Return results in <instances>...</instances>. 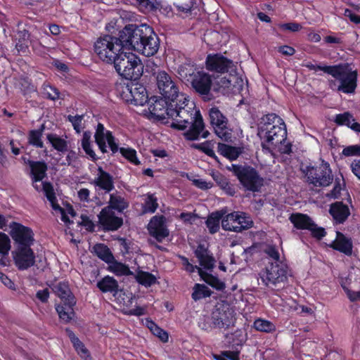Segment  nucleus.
I'll list each match as a JSON object with an SVG mask.
<instances>
[{
  "mask_svg": "<svg viewBox=\"0 0 360 360\" xmlns=\"http://www.w3.org/2000/svg\"><path fill=\"white\" fill-rule=\"evenodd\" d=\"M218 153L230 160H236L241 153L239 148L232 146L223 143H219L217 146Z\"/></svg>",
  "mask_w": 360,
  "mask_h": 360,
  "instance_id": "35",
  "label": "nucleus"
},
{
  "mask_svg": "<svg viewBox=\"0 0 360 360\" xmlns=\"http://www.w3.org/2000/svg\"><path fill=\"white\" fill-rule=\"evenodd\" d=\"M331 70L329 75L339 82L337 91L346 94H354L357 87V70H348L342 64L332 65Z\"/></svg>",
  "mask_w": 360,
  "mask_h": 360,
  "instance_id": "8",
  "label": "nucleus"
},
{
  "mask_svg": "<svg viewBox=\"0 0 360 360\" xmlns=\"http://www.w3.org/2000/svg\"><path fill=\"white\" fill-rule=\"evenodd\" d=\"M307 182L316 187H326L332 184L333 175L328 162L322 161L319 165H309L302 170Z\"/></svg>",
  "mask_w": 360,
  "mask_h": 360,
  "instance_id": "9",
  "label": "nucleus"
},
{
  "mask_svg": "<svg viewBox=\"0 0 360 360\" xmlns=\"http://www.w3.org/2000/svg\"><path fill=\"white\" fill-rule=\"evenodd\" d=\"M116 89L121 98L129 104L142 106L150 100L146 86L139 82L128 81L117 84Z\"/></svg>",
  "mask_w": 360,
  "mask_h": 360,
  "instance_id": "6",
  "label": "nucleus"
},
{
  "mask_svg": "<svg viewBox=\"0 0 360 360\" xmlns=\"http://www.w3.org/2000/svg\"><path fill=\"white\" fill-rule=\"evenodd\" d=\"M13 257L20 271L27 270L35 264V254L31 247L15 248Z\"/></svg>",
  "mask_w": 360,
  "mask_h": 360,
  "instance_id": "19",
  "label": "nucleus"
},
{
  "mask_svg": "<svg viewBox=\"0 0 360 360\" xmlns=\"http://www.w3.org/2000/svg\"><path fill=\"white\" fill-rule=\"evenodd\" d=\"M238 218L237 224L238 229L235 228L236 232H241L243 230L250 229L253 226V221L250 217L245 212H238Z\"/></svg>",
  "mask_w": 360,
  "mask_h": 360,
  "instance_id": "53",
  "label": "nucleus"
},
{
  "mask_svg": "<svg viewBox=\"0 0 360 360\" xmlns=\"http://www.w3.org/2000/svg\"><path fill=\"white\" fill-rule=\"evenodd\" d=\"M224 213L221 212H214L211 213L205 221L207 228L210 233L214 234L219 230L220 221H222Z\"/></svg>",
  "mask_w": 360,
  "mask_h": 360,
  "instance_id": "36",
  "label": "nucleus"
},
{
  "mask_svg": "<svg viewBox=\"0 0 360 360\" xmlns=\"http://www.w3.org/2000/svg\"><path fill=\"white\" fill-rule=\"evenodd\" d=\"M113 64L116 72L122 77L128 81H136L143 72V66L139 58L132 53H126L122 51L116 58Z\"/></svg>",
  "mask_w": 360,
  "mask_h": 360,
  "instance_id": "3",
  "label": "nucleus"
},
{
  "mask_svg": "<svg viewBox=\"0 0 360 360\" xmlns=\"http://www.w3.org/2000/svg\"><path fill=\"white\" fill-rule=\"evenodd\" d=\"M19 86L22 94L24 96L30 95L31 94L37 91V86L32 83V79L27 77H22L20 78Z\"/></svg>",
  "mask_w": 360,
  "mask_h": 360,
  "instance_id": "50",
  "label": "nucleus"
},
{
  "mask_svg": "<svg viewBox=\"0 0 360 360\" xmlns=\"http://www.w3.org/2000/svg\"><path fill=\"white\" fill-rule=\"evenodd\" d=\"M329 213L336 223L343 224L350 215V211L347 205L342 201H337L330 206Z\"/></svg>",
  "mask_w": 360,
  "mask_h": 360,
  "instance_id": "27",
  "label": "nucleus"
},
{
  "mask_svg": "<svg viewBox=\"0 0 360 360\" xmlns=\"http://www.w3.org/2000/svg\"><path fill=\"white\" fill-rule=\"evenodd\" d=\"M148 103L151 116L164 123L169 122L168 120H169L172 107L176 105L162 96H153L150 98Z\"/></svg>",
  "mask_w": 360,
  "mask_h": 360,
  "instance_id": "14",
  "label": "nucleus"
},
{
  "mask_svg": "<svg viewBox=\"0 0 360 360\" xmlns=\"http://www.w3.org/2000/svg\"><path fill=\"white\" fill-rule=\"evenodd\" d=\"M120 153L130 163L134 165H139L141 164L140 160L137 158V153L135 149L122 147L120 148Z\"/></svg>",
  "mask_w": 360,
  "mask_h": 360,
  "instance_id": "54",
  "label": "nucleus"
},
{
  "mask_svg": "<svg viewBox=\"0 0 360 360\" xmlns=\"http://www.w3.org/2000/svg\"><path fill=\"white\" fill-rule=\"evenodd\" d=\"M328 246L347 256L352 253L353 244L351 238L346 237L340 231L336 232L335 239Z\"/></svg>",
  "mask_w": 360,
  "mask_h": 360,
  "instance_id": "26",
  "label": "nucleus"
},
{
  "mask_svg": "<svg viewBox=\"0 0 360 360\" xmlns=\"http://www.w3.org/2000/svg\"><path fill=\"white\" fill-rule=\"evenodd\" d=\"M191 146L193 148L198 149L203 152L207 156L212 158L214 159H217V156L213 150V146L210 141H206L204 143H193L192 144Z\"/></svg>",
  "mask_w": 360,
  "mask_h": 360,
  "instance_id": "57",
  "label": "nucleus"
},
{
  "mask_svg": "<svg viewBox=\"0 0 360 360\" xmlns=\"http://www.w3.org/2000/svg\"><path fill=\"white\" fill-rule=\"evenodd\" d=\"M10 235L14 240L15 248L32 247L35 241L34 234L30 227L16 221L10 224Z\"/></svg>",
  "mask_w": 360,
  "mask_h": 360,
  "instance_id": "15",
  "label": "nucleus"
},
{
  "mask_svg": "<svg viewBox=\"0 0 360 360\" xmlns=\"http://www.w3.org/2000/svg\"><path fill=\"white\" fill-rule=\"evenodd\" d=\"M65 333L77 354L84 360H92L89 351L75 333L69 328L65 329Z\"/></svg>",
  "mask_w": 360,
  "mask_h": 360,
  "instance_id": "28",
  "label": "nucleus"
},
{
  "mask_svg": "<svg viewBox=\"0 0 360 360\" xmlns=\"http://www.w3.org/2000/svg\"><path fill=\"white\" fill-rule=\"evenodd\" d=\"M176 104L172 107L169 119L172 120L170 127L177 130H184L188 124L198 117L200 110H196L193 103H189L188 97L186 95V100L183 102L176 101Z\"/></svg>",
  "mask_w": 360,
  "mask_h": 360,
  "instance_id": "4",
  "label": "nucleus"
},
{
  "mask_svg": "<svg viewBox=\"0 0 360 360\" xmlns=\"http://www.w3.org/2000/svg\"><path fill=\"white\" fill-rule=\"evenodd\" d=\"M288 266L283 262H271L260 272L259 276L266 286H276L278 283L288 280Z\"/></svg>",
  "mask_w": 360,
  "mask_h": 360,
  "instance_id": "11",
  "label": "nucleus"
},
{
  "mask_svg": "<svg viewBox=\"0 0 360 360\" xmlns=\"http://www.w3.org/2000/svg\"><path fill=\"white\" fill-rule=\"evenodd\" d=\"M44 125L42 124L38 129H32L28 134V143L37 148H43L44 145L41 140Z\"/></svg>",
  "mask_w": 360,
  "mask_h": 360,
  "instance_id": "44",
  "label": "nucleus"
},
{
  "mask_svg": "<svg viewBox=\"0 0 360 360\" xmlns=\"http://www.w3.org/2000/svg\"><path fill=\"white\" fill-rule=\"evenodd\" d=\"M254 328L259 332L271 333L276 331V327L271 321L258 318L253 323Z\"/></svg>",
  "mask_w": 360,
  "mask_h": 360,
  "instance_id": "47",
  "label": "nucleus"
},
{
  "mask_svg": "<svg viewBox=\"0 0 360 360\" xmlns=\"http://www.w3.org/2000/svg\"><path fill=\"white\" fill-rule=\"evenodd\" d=\"M96 177L91 181L96 188L108 193L115 189V182L112 175L104 170L101 167H98Z\"/></svg>",
  "mask_w": 360,
  "mask_h": 360,
  "instance_id": "24",
  "label": "nucleus"
},
{
  "mask_svg": "<svg viewBox=\"0 0 360 360\" xmlns=\"http://www.w3.org/2000/svg\"><path fill=\"white\" fill-rule=\"evenodd\" d=\"M189 84L196 93L203 96L205 100L211 99L209 96L212 85V78L210 74L200 70Z\"/></svg>",
  "mask_w": 360,
  "mask_h": 360,
  "instance_id": "18",
  "label": "nucleus"
},
{
  "mask_svg": "<svg viewBox=\"0 0 360 360\" xmlns=\"http://www.w3.org/2000/svg\"><path fill=\"white\" fill-rule=\"evenodd\" d=\"M289 219L294 227L299 230L309 231L314 222L309 215L302 213L292 214Z\"/></svg>",
  "mask_w": 360,
  "mask_h": 360,
  "instance_id": "31",
  "label": "nucleus"
},
{
  "mask_svg": "<svg viewBox=\"0 0 360 360\" xmlns=\"http://www.w3.org/2000/svg\"><path fill=\"white\" fill-rule=\"evenodd\" d=\"M82 148L84 150L85 153L91 158L94 162L96 161L98 158L96 155L95 152L91 148V134L89 131H84L81 143Z\"/></svg>",
  "mask_w": 360,
  "mask_h": 360,
  "instance_id": "48",
  "label": "nucleus"
},
{
  "mask_svg": "<svg viewBox=\"0 0 360 360\" xmlns=\"http://www.w3.org/2000/svg\"><path fill=\"white\" fill-rule=\"evenodd\" d=\"M83 118H84L83 115H77L75 116L68 115L67 116L66 120L68 121H69L70 122H71V124L73 127V129L75 130V131L77 133H80L81 129H82V122L83 120Z\"/></svg>",
  "mask_w": 360,
  "mask_h": 360,
  "instance_id": "61",
  "label": "nucleus"
},
{
  "mask_svg": "<svg viewBox=\"0 0 360 360\" xmlns=\"http://www.w3.org/2000/svg\"><path fill=\"white\" fill-rule=\"evenodd\" d=\"M129 202L122 195L118 194V192L110 193L107 208L118 213H123L129 207Z\"/></svg>",
  "mask_w": 360,
  "mask_h": 360,
  "instance_id": "29",
  "label": "nucleus"
},
{
  "mask_svg": "<svg viewBox=\"0 0 360 360\" xmlns=\"http://www.w3.org/2000/svg\"><path fill=\"white\" fill-rule=\"evenodd\" d=\"M122 30L119 36L105 34L100 37L94 43V52L100 60L108 64L115 62V58L125 49Z\"/></svg>",
  "mask_w": 360,
  "mask_h": 360,
  "instance_id": "2",
  "label": "nucleus"
},
{
  "mask_svg": "<svg viewBox=\"0 0 360 360\" xmlns=\"http://www.w3.org/2000/svg\"><path fill=\"white\" fill-rule=\"evenodd\" d=\"M262 120V121L259 127L264 126L265 127L268 125V127H271L272 125H276L277 124L282 125L284 122L283 120L276 113H269L264 116Z\"/></svg>",
  "mask_w": 360,
  "mask_h": 360,
  "instance_id": "56",
  "label": "nucleus"
},
{
  "mask_svg": "<svg viewBox=\"0 0 360 360\" xmlns=\"http://www.w3.org/2000/svg\"><path fill=\"white\" fill-rule=\"evenodd\" d=\"M147 326L151 331V333L160 338V340L162 342H167L169 340V335L168 333L163 330L162 328H160L154 321H148L147 323Z\"/></svg>",
  "mask_w": 360,
  "mask_h": 360,
  "instance_id": "52",
  "label": "nucleus"
},
{
  "mask_svg": "<svg viewBox=\"0 0 360 360\" xmlns=\"http://www.w3.org/2000/svg\"><path fill=\"white\" fill-rule=\"evenodd\" d=\"M125 49L144 56H154L160 47V39L152 27L146 24H128L122 30Z\"/></svg>",
  "mask_w": 360,
  "mask_h": 360,
  "instance_id": "1",
  "label": "nucleus"
},
{
  "mask_svg": "<svg viewBox=\"0 0 360 360\" xmlns=\"http://www.w3.org/2000/svg\"><path fill=\"white\" fill-rule=\"evenodd\" d=\"M138 283L146 288L150 287L157 283V278L148 271L139 270L136 275H134Z\"/></svg>",
  "mask_w": 360,
  "mask_h": 360,
  "instance_id": "41",
  "label": "nucleus"
},
{
  "mask_svg": "<svg viewBox=\"0 0 360 360\" xmlns=\"http://www.w3.org/2000/svg\"><path fill=\"white\" fill-rule=\"evenodd\" d=\"M97 288L103 293L110 292L114 296L117 294L119 284L117 280L110 276H105L96 283Z\"/></svg>",
  "mask_w": 360,
  "mask_h": 360,
  "instance_id": "33",
  "label": "nucleus"
},
{
  "mask_svg": "<svg viewBox=\"0 0 360 360\" xmlns=\"http://www.w3.org/2000/svg\"><path fill=\"white\" fill-rule=\"evenodd\" d=\"M41 96L44 98L55 101L63 98L60 96V91L49 82H44L41 86Z\"/></svg>",
  "mask_w": 360,
  "mask_h": 360,
  "instance_id": "43",
  "label": "nucleus"
},
{
  "mask_svg": "<svg viewBox=\"0 0 360 360\" xmlns=\"http://www.w3.org/2000/svg\"><path fill=\"white\" fill-rule=\"evenodd\" d=\"M108 266V270L114 273L116 276H134V274L131 271L129 267L120 262L117 261L115 258L112 262H110Z\"/></svg>",
  "mask_w": 360,
  "mask_h": 360,
  "instance_id": "40",
  "label": "nucleus"
},
{
  "mask_svg": "<svg viewBox=\"0 0 360 360\" xmlns=\"http://www.w3.org/2000/svg\"><path fill=\"white\" fill-rule=\"evenodd\" d=\"M198 71L199 70L196 65L191 63H184L178 68V74L179 77L188 83H190L192 81Z\"/></svg>",
  "mask_w": 360,
  "mask_h": 360,
  "instance_id": "34",
  "label": "nucleus"
},
{
  "mask_svg": "<svg viewBox=\"0 0 360 360\" xmlns=\"http://www.w3.org/2000/svg\"><path fill=\"white\" fill-rule=\"evenodd\" d=\"M238 220H239L238 212H233L226 216L223 215L221 227L225 231L236 232L235 228L238 229Z\"/></svg>",
  "mask_w": 360,
  "mask_h": 360,
  "instance_id": "42",
  "label": "nucleus"
},
{
  "mask_svg": "<svg viewBox=\"0 0 360 360\" xmlns=\"http://www.w3.org/2000/svg\"><path fill=\"white\" fill-rule=\"evenodd\" d=\"M199 275L200 278L212 288L217 290H224L226 288L224 282L221 281L217 276H213L211 274L199 270Z\"/></svg>",
  "mask_w": 360,
  "mask_h": 360,
  "instance_id": "37",
  "label": "nucleus"
},
{
  "mask_svg": "<svg viewBox=\"0 0 360 360\" xmlns=\"http://www.w3.org/2000/svg\"><path fill=\"white\" fill-rule=\"evenodd\" d=\"M302 65L304 68H307L309 70H313L317 72L319 70L323 71L324 73L329 75L330 72H331L332 65H316L314 64L311 61H304Z\"/></svg>",
  "mask_w": 360,
  "mask_h": 360,
  "instance_id": "60",
  "label": "nucleus"
},
{
  "mask_svg": "<svg viewBox=\"0 0 360 360\" xmlns=\"http://www.w3.org/2000/svg\"><path fill=\"white\" fill-rule=\"evenodd\" d=\"M264 252L270 258L274 260V262H281L280 259V254L276 247L273 245H269L264 250Z\"/></svg>",
  "mask_w": 360,
  "mask_h": 360,
  "instance_id": "64",
  "label": "nucleus"
},
{
  "mask_svg": "<svg viewBox=\"0 0 360 360\" xmlns=\"http://www.w3.org/2000/svg\"><path fill=\"white\" fill-rule=\"evenodd\" d=\"M146 199L143 205L144 213H154L158 207V199L154 193H147Z\"/></svg>",
  "mask_w": 360,
  "mask_h": 360,
  "instance_id": "51",
  "label": "nucleus"
},
{
  "mask_svg": "<svg viewBox=\"0 0 360 360\" xmlns=\"http://www.w3.org/2000/svg\"><path fill=\"white\" fill-rule=\"evenodd\" d=\"M11 248L9 237L5 233L0 232V255L3 257H7Z\"/></svg>",
  "mask_w": 360,
  "mask_h": 360,
  "instance_id": "58",
  "label": "nucleus"
},
{
  "mask_svg": "<svg viewBox=\"0 0 360 360\" xmlns=\"http://www.w3.org/2000/svg\"><path fill=\"white\" fill-rule=\"evenodd\" d=\"M309 231L311 233V236L318 240H321L326 235L325 229L318 226L315 222H314V226H311V229Z\"/></svg>",
  "mask_w": 360,
  "mask_h": 360,
  "instance_id": "62",
  "label": "nucleus"
},
{
  "mask_svg": "<svg viewBox=\"0 0 360 360\" xmlns=\"http://www.w3.org/2000/svg\"><path fill=\"white\" fill-rule=\"evenodd\" d=\"M30 33L28 30L24 29L18 30L15 35V49L18 54H25L29 53V44H30Z\"/></svg>",
  "mask_w": 360,
  "mask_h": 360,
  "instance_id": "30",
  "label": "nucleus"
},
{
  "mask_svg": "<svg viewBox=\"0 0 360 360\" xmlns=\"http://www.w3.org/2000/svg\"><path fill=\"white\" fill-rule=\"evenodd\" d=\"M258 136L261 139L271 145L281 144L284 142L287 138V129L285 122L281 125L277 124L276 125H272L271 127H258Z\"/></svg>",
  "mask_w": 360,
  "mask_h": 360,
  "instance_id": "16",
  "label": "nucleus"
},
{
  "mask_svg": "<svg viewBox=\"0 0 360 360\" xmlns=\"http://www.w3.org/2000/svg\"><path fill=\"white\" fill-rule=\"evenodd\" d=\"M194 255L198 258L200 265L205 269L211 270L214 268L215 259L204 244L198 245L194 250Z\"/></svg>",
  "mask_w": 360,
  "mask_h": 360,
  "instance_id": "25",
  "label": "nucleus"
},
{
  "mask_svg": "<svg viewBox=\"0 0 360 360\" xmlns=\"http://www.w3.org/2000/svg\"><path fill=\"white\" fill-rule=\"evenodd\" d=\"M96 255L108 264L114 260V256L110 248L103 243H97L94 246Z\"/></svg>",
  "mask_w": 360,
  "mask_h": 360,
  "instance_id": "38",
  "label": "nucleus"
},
{
  "mask_svg": "<svg viewBox=\"0 0 360 360\" xmlns=\"http://www.w3.org/2000/svg\"><path fill=\"white\" fill-rule=\"evenodd\" d=\"M354 121L352 115L349 112L337 114L335 117L334 122L338 126L349 127L351 122Z\"/></svg>",
  "mask_w": 360,
  "mask_h": 360,
  "instance_id": "59",
  "label": "nucleus"
},
{
  "mask_svg": "<svg viewBox=\"0 0 360 360\" xmlns=\"http://www.w3.org/2000/svg\"><path fill=\"white\" fill-rule=\"evenodd\" d=\"M107 131L103 124L98 123L94 134L95 143L102 153H106L108 152L105 144Z\"/></svg>",
  "mask_w": 360,
  "mask_h": 360,
  "instance_id": "39",
  "label": "nucleus"
},
{
  "mask_svg": "<svg viewBox=\"0 0 360 360\" xmlns=\"http://www.w3.org/2000/svg\"><path fill=\"white\" fill-rule=\"evenodd\" d=\"M28 165L30 169V176L32 180V186L37 191H40L37 182L41 181L47 176L48 165L42 160L28 161Z\"/></svg>",
  "mask_w": 360,
  "mask_h": 360,
  "instance_id": "23",
  "label": "nucleus"
},
{
  "mask_svg": "<svg viewBox=\"0 0 360 360\" xmlns=\"http://www.w3.org/2000/svg\"><path fill=\"white\" fill-rule=\"evenodd\" d=\"M98 224L104 232L119 230L124 224L123 218L116 215L115 212L104 207L97 215Z\"/></svg>",
  "mask_w": 360,
  "mask_h": 360,
  "instance_id": "17",
  "label": "nucleus"
},
{
  "mask_svg": "<svg viewBox=\"0 0 360 360\" xmlns=\"http://www.w3.org/2000/svg\"><path fill=\"white\" fill-rule=\"evenodd\" d=\"M232 172L247 191L259 192L264 185V179L251 166L232 165Z\"/></svg>",
  "mask_w": 360,
  "mask_h": 360,
  "instance_id": "7",
  "label": "nucleus"
},
{
  "mask_svg": "<svg viewBox=\"0 0 360 360\" xmlns=\"http://www.w3.org/2000/svg\"><path fill=\"white\" fill-rule=\"evenodd\" d=\"M139 9L143 13L153 12L162 8L161 2L158 0H136Z\"/></svg>",
  "mask_w": 360,
  "mask_h": 360,
  "instance_id": "49",
  "label": "nucleus"
},
{
  "mask_svg": "<svg viewBox=\"0 0 360 360\" xmlns=\"http://www.w3.org/2000/svg\"><path fill=\"white\" fill-rule=\"evenodd\" d=\"M233 61L220 53L208 54L205 60L207 70L219 73L229 72Z\"/></svg>",
  "mask_w": 360,
  "mask_h": 360,
  "instance_id": "21",
  "label": "nucleus"
},
{
  "mask_svg": "<svg viewBox=\"0 0 360 360\" xmlns=\"http://www.w3.org/2000/svg\"><path fill=\"white\" fill-rule=\"evenodd\" d=\"M210 123L215 134L224 141H230L232 138V129L228 118L217 107L209 110Z\"/></svg>",
  "mask_w": 360,
  "mask_h": 360,
  "instance_id": "12",
  "label": "nucleus"
},
{
  "mask_svg": "<svg viewBox=\"0 0 360 360\" xmlns=\"http://www.w3.org/2000/svg\"><path fill=\"white\" fill-rule=\"evenodd\" d=\"M46 139L57 151L63 153L68 150V141L57 134H49L46 136Z\"/></svg>",
  "mask_w": 360,
  "mask_h": 360,
  "instance_id": "46",
  "label": "nucleus"
},
{
  "mask_svg": "<svg viewBox=\"0 0 360 360\" xmlns=\"http://www.w3.org/2000/svg\"><path fill=\"white\" fill-rule=\"evenodd\" d=\"M212 291L205 284L195 283L193 287L191 297L194 301H198L203 298L210 297Z\"/></svg>",
  "mask_w": 360,
  "mask_h": 360,
  "instance_id": "45",
  "label": "nucleus"
},
{
  "mask_svg": "<svg viewBox=\"0 0 360 360\" xmlns=\"http://www.w3.org/2000/svg\"><path fill=\"white\" fill-rule=\"evenodd\" d=\"M156 83L162 97L172 103L183 102L186 100V94L180 91L178 83L165 71H159L156 76Z\"/></svg>",
  "mask_w": 360,
  "mask_h": 360,
  "instance_id": "10",
  "label": "nucleus"
},
{
  "mask_svg": "<svg viewBox=\"0 0 360 360\" xmlns=\"http://www.w3.org/2000/svg\"><path fill=\"white\" fill-rule=\"evenodd\" d=\"M54 292L60 297L62 304L56 306V310L60 319L65 323H70L75 316L74 307L76 304V298L71 292L68 282L61 281L53 288Z\"/></svg>",
  "mask_w": 360,
  "mask_h": 360,
  "instance_id": "5",
  "label": "nucleus"
},
{
  "mask_svg": "<svg viewBox=\"0 0 360 360\" xmlns=\"http://www.w3.org/2000/svg\"><path fill=\"white\" fill-rule=\"evenodd\" d=\"M235 310L226 301L217 302L211 314L212 324L214 328H228L233 323Z\"/></svg>",
  "mask_w": 360,
  "mask_h": 360,
  "instance_id": "13",
  "label": "nucleus"
},
{
  "mask_svg": "<svg viewBox=\"0 0 360 360\" xmlns=\"http://www.w3.org/2000/svg\"><path fill=\"white\" fill-rule=\"evenodd\" d=\"M42 186H43L42 190H43L44 195L46 197L47 200H53L56 199V195L52 184L49 181H43Z\"/></svg>",
  "mask_w": 360,
  "mask_h": 360,
  "instance_id": "63",
  "label": "nucleus"
},
{
  "mask_svg": "<svg viewBox=\"0 0 360 360\" xmlns=\"http://www.w3.org/2000/svg\"><path fill=\"white\" fill-rule=\"evenodd\" d=\"M246 338L241 330H236V346L232 347L233 351H224L222 355L230 360H240V349L245 342Z\"/></svg>",
  "mask_w": 360,
  "mask_h": 360,
  "instance_id": "32",
  "label": "nucleus"
},
{
  "mask_svg": "<svg viewBox=\"0 0 360 360\" xmlns=\"http://www.w3.org/2000/svg\"><path fill=\"white\" fill-rule=\"evenodd\" d=\"M148 230L150 236L161 243L169 234L166 225V217L164 215L153 216L148 224Z\"/></svg>",
  "mask_w": 360,
  "mask_h": 360,
  "instance_id": "20",
  "label": "nucleus"
},
{
  "mask_svg": "<svg viewBox=\"0 0 360 360\" xmlns=\"http://www.w3.org/2000/svg\"><path fill=\"white\" fill-rule=\"evenodd\" d=\"M120 304L129 307L133 303L134 296L131 292L125 291L124 289L117 290V294L115 296Z\"/></svg>",
  "mask_w": 360,
  "mask_h": 360,
  "instance_id": "55",
  "label": "nucleus"
},
{
  "mask_svg": "<svg viewBox=\"0 0 360 360\" xmlns=\"http://www.w3.org/2000/svg\"><path fill=\"white\" fill-rule=\"evenodd\" d=\"M190 124V128L184 134L186 140L195 141L200 136L206 139L210 135V132L205 129V123L201 114H198V117H195Z\"/></svg>",
  "mask_w": 360,
  "mask_h": 360,
  "instance_id": "22",
  "label": "nucleus"
}]
</instances>
